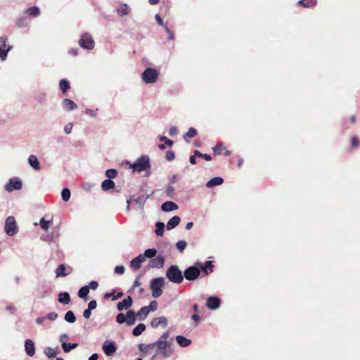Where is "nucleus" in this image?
Segmentation results:
<instances>
[{"instance_id":"obj_1","label":"nucleus","mask_w":360,"mask_h":360,"mask_svg":"<svg viewBox=\"0 0 360 360\" xmlns=\"http://www.w3.org/2000/svg\"><path fill=\"white\" fill-rule=\"evenodd\" d=\"M172 341L157 340L153 342L154 347H157L155 354H160L163 358L166 359L172 356L174 349L172 347Z\"/></svg>"},{"instance_id":"obj_2","label":"nucleus","mask_w":360,"mask_h":360,"mask_svg":"<svg viewBox=\"0 0 360 360\" xmlns=\"http://www.w3.org/2000/svg\"><path fill=\"white\" fill-rule=\"evenodd\" d=\"M127 164L129 165V167L134 171L137 172H142L150 167V158L148 155H141L139 158L135 162L130 163L129 161Z\"/></svg>"},{"instance_id":"obj_3","label":"nucleus","mask_w":360,"mask_h":360,"mask_svg":"<svg viewBox=\"0 0 360 360\" xmlns=\"http://www.w3.org/2000/svg\"><path fill=\"white\" fill-rule=\"evenodd\" d=\"M166 277L174 283L179 284L184 281V274L176 265H172L167 269Z\"/></svg>"},{"instance_id":"obj_4","label":"nucleus","mask_w":360,"mask_h":360,"mask_svg":"<svg viewBox=\"0 0 360 360\" xmlns=\"http://www.w3.org/2000/svg\"><path fill=\"white\" fill-rule=\"evenodd\" d=\"M164 284L165 279L162 277L155 278L150 281V288L152 290V296L153 297H159L162 294V288Z\"/></svg>"},{"instance_id":"obj_5","label":"nucleus","mask_w":360,"mask_h":360,"mask_svg":"<svg viewBox=\"0 0 360 360\" xmlns=\"http://www.w3.org/2000/svg\"><path fill=\"white\" fill-rule=\"evenodd\" d=\"M159 72L153 68H146L142 73V79L146 84L155 83L158 77Z\"/></svg>"},{"instance_id":"obj_6","label":"nucleus","mask_w":360,"mask_h":360,"mask_svg":"<svg viewBox=\"0 0 360 360\" xmlns=\"http://www.w3.org/2000/svg\"><path fill=\"white\" fill-rule=\"evenodd\" d=\"M79 45L81 48L91 50L94 47V41L89 33H84L79 40Z\"/></svg>"},{"instance_id":"obj_7","label":"nucleus","mask_w":360,"mask_h":360,"mask_svg":"<svg viewBox=\"0 0 360 360\" xmlns=\"http://www.w3.org/2000/svg\"><path fill=\"white\" fill-rule=\"evenodd\" d=\"M5 231L9 236H13L18 232V227L14 217L9 216L5 222Z\"/></svg>"},{"instance_id":"obj_8","label":"nucleus","mask_w":360,"mask_h":360,"mask_svg":"<svg viewBox=\"0 0 360 360\" xmlns=\"http://www.w3.org/2000/svg\"><path fill=\"white\" fill-rule=\"evenodd\" d=\"M200 274V269L196 266H191L184 271V276L188 281L196 280Z\"/></svg>"},{"instance_id":"obj_9","label":"nucleus","mask_w":360,"mask_h":360,"mask_svg":"<svg viewBox=\"0 0 360 360\" xmlns=\"http://www.w3.org/2000/svg\"><path fill=\"white\" fill-rule=\"evenodd\" d=\"M22 184L21 180L18 177H15L10 179L4 188L8 192H12L14 190H20L22 188Z\"/></svg>"},{"instance_id":"obj_10","label":"nucleus","mask_w":360,"mask_h":360,"mask_svg":"<svg viewBox=\"0 0 360 360\" xmlns=\"http://www.w3.org/2000/svg\"><path fill=\"white\" fill-rule=\"evenodd\" d=\"M102 349L105 355L112 356L116 352L117 347L114 341H105L102 346Z\"/></svg>"},{"instance_id":"obj_11","label":"nucleus","mask_w":360,"mask_h":360,"mask_svg":"<svg viewBox=\"0 0 360 360\" xmlns=\"http://www.w3.org/2000/svg\"><path fill=\"white\" fill-rule=\"evenodd\" d=\"M221 301L218 297L211 296L209 297L206 302V306L208 309L215 310L220 306Z\"/></svg>"},{"instance_id":"obj_12","label":"nucleus","mask_w":360,"mask_h":360,"mask_svg":"<svg viewBox=\"0 0 360 360\" xmlns=\"http://www.w3.org/2000/svg\"><path fill=\"white\" fill-rule=\"evenodd\" d=\"M165 264V258L162 256H158L150 260L148 267L160 269L163 267Z\"/></svg>"},{"instance_id":"obj_13","label":"nucleus","mask_w":360,"mask_h":360,"mask_svg":"<svg viewBox=\"0 0 360 360\" xmlns=\"http://www.w3.org/2000/svg\"><path fill=\"white\" fill-rule=\"evenodd\" d=\"M133 304V300L131 296H127L122 302H120L117 304V308L119 311H123L124 309H129Z\"/></svg>"},{"instance_id":"obj_14","label":"nucleus","mask_w":360,"mask_h":360,"mask_svg":"<svg viewBox=\"0 0 360 360\" xmlns=\"http://www.w3.org/2000/svg\"><path fill=\"white\" fill-rule=\"evenodd\" d=\"M25 350L27 356H33L35 354V346L31 339H27L25 342Z\"/></svg>"},{"instance_id":"obj_15","label":"nucleus","mask_w":360,"mask_h":360,"mask_svg":"<svg viewBox=\"0 0 360 360\" xmlns=\"http://www.w3.org/2000/svg\"><path fill=\"white\" fill-rule=\"evenodd\" d=\"M144 262L145 259L142 257V254H140L130 262V266L134 270H138L141 268V264Z\"/></svg>"},{"instance_id":"obj_16","label":"nucleus","mask_w":360,"mask_h":360,"mask_svg":"<svg viewBox=\"0 0 360 360\" xmlns=\"http://www.w3.org/2000/svg\"><path fill=\"white\" fill-rule=\"evenodd\" d=\"M167 319L164 316L157 317L152 319L150 325L153 328H158L159 326L166 327L167 326Z\"/></svg>"},{"instance_id":"obj_17","label":"nucleus","mask_w":360,"mask_h":360,"mask_svg":"<svg viewBox=\"0 0 360 360\" xmlns=\"http://www.w3.org/2000/svg\"><path fill=\"white\" fill-rule=\"evenodd\" d=\"M6 38L0 37V58L2 60H6L8 55V52L10 50V48L4 49V48L6 47Z\"/></svg>"},{"instance_id":"obj_18","label":"nucleus","mask_w":360,"mask_h":360,"mask_svg":"<svg viewBox=\"0 0 360 360\" xmlns=\"http://www.w3.org/2000/svg\"><path fill=\"white\" fill-rule=\"evenodd\" d=\"M15 23L18 27L24 28L30 25V20L27 16H20L16 18Z\"/></svg>"},{"instance_id":"obj_19","label":"nucleus","mask_w":360,"mask_h":360,"mask_svg":"<svg viewBox=\"0 0 360 360\" xmlns=\"http://www.w3.org/2000/svg\"><path fill=\"white\" fill-rule=\"evenodd\" d=\"M63 108L65 111L74 110L77 108V104L69 98H65L63 101Z\"/></svg>"},{"instance_id":"obj_20","label":"nucleus","mask_w":360,"mask_h":360,"mask_svg":"<svg viewBox=\"0 0 360 360\" xmlns=\"http://www.w3.org/2000/svg\"><path fill=\"white\" fill-rule=\"evenodd\" d=\"M117 12L118 15L121 17L127 15L131 12V8L127 4H121L117 6Z\"/></svg>"},{"instance_id":"obj_21","label":"nucleus","mask_w":360,"mask_h":360,"mask_svg":"<svg viewBox=\"0 0 360 360\" xmlns=\"http://www.w3.org/2000/svg\"><path fill=\"white\" fill-rule=\"evenodd\" d=\"M161 209L165 212H172L177 210L178 205L172 201H167L162 204Z\"/></svg>"},{"instance_id":"obj_22","label":"nucleus","mask_w":360,"mask_h":360,"mask_svg":"<svg viewBox=\"0 0 360 360\" xmlns=\"http://www.w3.org/2000/svg\"><path fill=\"white\" fill-rule=\"evenodd\" d=\"M137 319L136 313L133 310H128L127 312V321L126 323L127 326H132L135 323Z\"/></svg>"},{"instance_id":"obj_23","label":"nucleus","mask_w":360,"mask_h":360,"mask_svg":"<svg viewBox=\"0 0 360 360\" xmlns=\"http://www.w3.org/2000/svg\"><path fill=\"white\" fill-rule=\"evenodd\" d=\"M28 163L34 170L38 171L40 169L39 162L36 155H31L28 158Z\"/></svg>"},{"instance_id":"obj_24","label":"nucleus","mask_w":360,"mask_h":360,"mask_svg":"<svg viewBox=\"0 0 360 360\" xmlns=\"http://www.w3.org/2000/svg\"><path fill=\"white\" fill-rule=\"evenodd\" d=\"M25 13L30 17L36 18L40 15V9L38 6H34L27 8L25 11Z\"/></svg>"},{"instance_id":"obj_25","label":"nucleus","mask_w":360,"mask_h":360,"mask_svg":"<svg viewBox=\"0 0 360 360\" xmlns=\"http://www.w3.org/2000/svg\"><path fill=\"white\" fill-rule=\"evenodd\" d=\"M181 219L179 216H174L172 217L167 224V229L172 230L179 225Z\"/></svg>"},{"instance_id":"obj_26","label":"nucleus","mask_w":360,"mask_h":360,"mask_svg":"<svg viewBox=\"0 0 360 360\" xmlns=\"http://www.w3.org/2000/svg\"><path fill=\"white\" fill-rule=\"evenodd\" d=\"M223 182L224 179L221 177L217 176L209 180L206 184V186L210 188L216 186H220L223 184Z\"/></svg>"},{"instance_id":"obj_27","label":"nucleus","mask_w":360,"mask_h":360,"mask_svg":"<svg viewBox=\"0 0 360 360\" xmlns=\"http://www.w3.org/2000/svg\"><path fill=\"white\" fill-rule=\"evenodd\" d=\"M176 340L178 345L182 347H186L191 344V340L187 339L183 335H177L176 336Z\"/></svg>"},{"instance_id":"obj_28","label":"nucleus","mask_w":360,"mask_h":360,"mask_svg":"<svg viewBox=\"0 0 360 360\" xmlns=\"http://www.w3.org/2000/svg\"><path fill=\"white\" fill-rule=\"evenodd\" d=\"M149 313L150 311L146 306L141 307L140 310L136 313L137 319L139 321H144L147 318Z\"/></svg>"},{"instance_id":"obj_29","label":"nucleus","mask_w":360,"mask_h":360,"mask_svg":"<svg viewBox=\"0 0 360 360\" xmlns=\"http://www.w3.org/2000/svg\"><path fill=\"white\" fill-rule=\"evenodd\" d=\"M115 186V182L111 179H105L101 183V189L104 191L112 189Z\"/></svg>"},{"instance_id":"obj_30","label":"nucleus","mask_w":360,"mask_h":360,"mask_svg":"<svg viewBox=\"0 0 360 360\" xmlns=\"http://www.w3.org/2000/svg\"><path fill=\"white\" fill-rule=\"evenodd\" d=\"M58 302L63 304H68L70 302V294L67 292H60L58 295Z\"/></svg>"},{"instance_id":"obj_31","label":"nucleus","mask_w":360,"mask_h":360,"mask_svg":"<svg viewBox=\"0 0 360 360\" xmlns=\"http://www.w3.org/2000/svg\"><path fill=\"white\" fill-rule=\"evenodd\" d=\"M214 265L212 264V262L207 261L202 266L201 271L205 275H207L209 273L213 271Z\"/></svg>"},{"instance_id":"obj_32","label":"nucleus","mask_w":360,"mask_h":360,"mask_svg":"<svg viewBox=\"0 0 360 360\" xmlns=\"http://www.w3.org/2000/svg\"><path fill=\"white\" fill-rule=\"evenodd\" d=\"M157 254V250L155 248H150L147 249L144 251V253L142 254V257L146 259V258H149L152 259L155 257Z\"/></svg>"},{"instance_id":"obj_33","label":"nucleus","mask_w":360,"mask_h":360,"mask_svg":"<svg viewBox=\"0 0 360 360\" xmlns=\"http://www.w3.org/2000/svg\"><path fill=\"white\" fill-rule=\"evenodd\" d=\"M145 330H146V325L144 323H139L132 330V335L134 336H139Z\"/></svg>"},{"instance_id":"obj_34","label":"nucleus","mask_w":360,"mask_h":360,"mask_svg":"<svg viewBox=\"0 0 360 360\" xmlns=\"http://www.w3.org/2000/svg\"><path fill=\"white\" fill-rule=\"evenodd\" d=\"M149 197V195H147V196H144V195H142V196H137L136 197L135 195H134L132 197V200L139 205L141 207H143L145 203H146V200L148 199V198Z\"/></svg>"},{"instance_id":"obj_35","label":"nucleus","mask_w":360,"mask_h":360,"mask_svg":"<svg viewBox=\"0 0 360 360\" xmlns=\"http://www.w3.org/2000/svg\"><path fill=\"white\" fill-rule=\"evenodd\" d=\"M59 352L58 349L57 348L53 349L50 347H46L44 349V354L47 356L49 358H53L56 356V354Z\"/></svg>"},{"instance_id":"obj_36","label":"nucleus","mask_w":360,"mask_h":360,"mask_svg":"<svg viewBox=\"0 0 360 360\" xmlns=\"http://www.w3.org/2000/svg\"><path fill=\"white\" fill-rule=\"evenodd\" d=\"M60 89L65 94L70 88V82L67 79H63L59 83Z\"/></svg>"},{"instance_id":"obj_37","label":"nucleus","mask_w":360,"mask_h":360,"mask_svg":"<svg viewBox=\"0 0 360 360\" xmlns=\"http://www.w3.org/2000/svg\"><path fill=\"white\" fill-rule=\"evenodd\" d=\"M155 226H156V229H155V234L158 236H162L163 235L165 227V224L163 222H161V221H158L155 224Z\"/></svg>"},{"instance_id":"obj_38","label":"nucleus","mask_w":360,"mask_h":360,"mask_svg":"<svg viewBox=\"0 0 360 360\" xmlns=\"http://www.w3.org/2000/svg\"><path fill=\"white\" fill-rule=\"evenodd\" d=\"M115 292V290H114L112 292L105 293L104 296H103L104 298L108 299L110 297H112V300L115 301L123 296L122 292H119L118 293H117L116 295H114Z\"/></svg>"},{"instance_id":"obj_39","label":"nucleus","mask_w":360,"mask_h":360,"mask_svg":"<svg viewBox=\"0 0 360 360\" xmlns=\"http://www.w3.org/2000/svg\"><path fill=\"white\" fill-rule=\"evenodd\" d=\"M89 292V287L84 285L79 288L78 291V296L82 299L86 300Z\"/></svg>"},{"instance_id":"obj_40","label":"nucleus","mask_w":360,"mask_h":360,"mask_svg":"<svg viewBox=\"0 0 360 360\" xmlns=\"http://www.w3.org/2000/svg\"><path fill=\"white\" fill-rule=\"evenodd\" d=\"M139 349L143 353H147L149 352L150 349L154 348L153 342L150 344H143L140 343L138 345Z\"/></svg>"},{"instance_id":"obj_41","label":"nucleus","mask_w":360,"mask_h":360,"mask_svg":"<svg viewBox=\"0 0 360 360\" xmlns=\"http://www.w3.org/2000/svg\"><path fill=\"white\" fill-rule=\"evenodd\" d=\"M65 321L70 323H73L76 321V316L72 311H68L64 317Z\"/></svg>"},{"instance_id":"obj_42","label":"nucleus","mask_w":360,"mask_h":360,"mask_svg":"<svg viewBox=\"0 0 360 360\" xmlns=\"http://www.w3.org/2000/svg\"><path fill=\"white\" fill-rule=\"evenodd\" d=\"M65 265L63 264H60L56 270V277H63L67 275L65 273Z\"/></svg>"},{"instance_id":"obj_43","label":"nucleus","mask_w":360,"mask_h":360,"mask_svg":"<svg viewBox=\"0 0 360 360\" xmlns=\"http://www.w3.org/2000/svg\"><path fill=\"white\" fill-rule=\"evenodd\" d=\"M77 346H78V343L64 342V343H63L62 348H63L64 352L68 353V352H70L72 349L77 347Z\"/></svg>"},{"instance_id":"obj_44","label":"nucleus","mask_w":360,"mask_h":360,"mask_svg":"<svg viewBox=\"0 0 360 360\" xmlns=\"http://www.w3.org/2000/svg\"><path fill=\"white\" fill-rule=\"evenodd\" d=\"M299 4L305 8H310L316 4V0H300Z\"/></svg>"},{"instance_id":"obj_45","label":"nucleus","mask_w":360,"mask_h":360,"mask_svg":"<svg viewBox=\"0 0 360 360\" xmlns=\"http://www.w3.org/2000/svg\"><path fill=\"white\" fill-rule=\"evenodd\" d=\"M61 197H62V199L65 202L68 201L70 200V189L68 188H64L62 190V192H61Z\"/></svg>"},{"instance_id":"obj_46","label":"nucleus","mask_w":360,"mask_h":360,"mask_svg":"<svg viewBox=\"0 0 360 360\" xmlns=\"http://www.w3.org/2000/svg\"><path fill=\"white\" fill-rule=\"evenodd\" d=\"M117 171L115 169H108L105 171V176L108 178V179H112L117 176Z\"/></svg>"},{"instance_id":"obj_47","label":"nucleus","mask_w":360,"mask_h":360,"mask_svg":"<svg viewBox=\"0 0 360 360\" xmlns=\"http://www.w3.org/2000/svg\"><path fill=\"white\" fill-rule=\"evenodd\" d=\"M186 245H187V243L185 240H179L176 243V248L178 249V250L180 252H184V250L186 248Z\"/></svg>"},{"instance_id":"obj_48","label":"nucleus","mask_w":360,"mask_h":360,"mask_svg":"<svg viewBox=\"0 0 360 360\" xmlns=\"http://www.w3.org/2000/svg\"><path fill=\"white\" fill-rule=\"evenodd\" d=\"M127 321V314H124L123 313H120L116 316V321L119 324H122L126 323Z\"/></svg>"},{"instance_id":"obj_49","label":"nucleus","mask_w":360,"mask_h":360,"mask_svg":"<svg viewBox=\"0 0 360 360\" xmlns=\"http://www.w3.org/2000/svg\"><path fill=\"white\" fill-rule=\"evenodd\" d=\"M174 188L170 185L167 186L166 187L165 193L167 197L169 198H172L174 195Z\"/></svg>"},{"instance_id":"obj_50","label":"nucleus","mask_w":360,"mask_h":360,"mask_svg":"<svg viewBox=\"0 0 360 360\" xmlns=\"http://www.w3.org/2000/svg\"><path fill=\"white\" fill-rule=\"evenodd\" d=\"M197 134V130L193 127H191L186 134L184 136L186 139L187 137L193 138Z\"/></svg>"},{"instance_id":"obj_51","label":"nucleus","mask_w":360,"mask_h":360,"mask_svg":"<svg viewBox=\"0 0 360 360\" xmlns=\"http://www.w3.org/2000/svg\"><path fill=\"white\" fill-rule=\"evenodd\" d=\"M158 139L160 141H164L165 142V144L167 145V146H172L174 143L173 141L170 140V139H168L166 136H158Z\"/></svg>"},{"instance_id":"obj_52","label":"nucleus","mask_w":360,"mask_h":360,"mask_svg":"<svg viewBox=\"0 0 360 360\" xmlns=\"http://www.w3.org/2000/svg\"><path fill=\"white\" fill-rule=\"evenodd\" d=\"M149 311H155L158 309V302L155 300H153L150 302L148 306H146Z\"/></svg>"},{"instance_id":"obj_53","label":"nucleus","mask_w":360,"mask_h":360,"mask_svg":"<svg viewBox=\"0 0 360 360\" xmlns=\"http://www.w3.org/2000/svg\"><path fill=\"white\" fill-rule=\"evenodd\" d=\"M49 223H50V221H46L44 219V218H41V220H40L39 224H40V226H41L42 229L48 230L49 226Z\"/></svg>"},{"instance_id":"obj_54","label":"nucleus","mask_w":360,"mask_h":360,"mask_svg":"<svg viewBox=\"0 0 360 360\" xmlns=\"http://www.w3.org/2000/svg\"><path fill=\"white\" fill-rule=\"evenodd\" d=\"M165 158H166L167 160H168V161L173 160L175 158V154H174V151H172V150L167 151L165 154Z\"/></svg>"},{"instance_id":"obj_55","label":"nucleus","mask_w":360,"mask_h":360,"mask_svg":"<svg viewBox=\"0 0 360 360\" xmlns=\"http://www.w3.org/2000/svg\"><path fill=\"white\" fill-rule=\"evenodd\" d=\"M359 145V139L357 136H352L351 138V146L352 148H356Z\"/></svg>"},{"instance_id":"obj_56","label":"nucleus","mask_w":360,"mask_h":360,"mask_svg":"<svg viewBox=\"0 0 360 360\" xmlns=\"http://www.w3.org/2000/svg\"><path fill=\"white\" fill-rule=\"evenodd\" d=\"M58 318V314L56 312H50L46 316L50 321H55Z\"/></svg>"},{"instance_id":"obj_57","label":"nucleus","mask_w":360,"mask_h":360,"mask_svg":"<svg viewBox=\"0 0 360 360\" xmlns=\"http://www.w3.org/2000/svg\"><path fill=\"white\" fill-rule=\"evenodd\" d=\"M69 336L66 333L60 334L59 336V340L61 343V346L63 347V343L66 342V341L68 340Z\"/></svg>"},{"instance_id":"obj_58","label":"nucleus","mask_w":360,"mask_h":360,"mask_svg":"<svg viewBox=\"0 0 360 360\" xmlns=\"http://www.w3.org/2000/svg\"><path fill=\"white\" fill-rule=\"evenodd\" d=\"M72 123H68L66 125H65L64 127V131L65 134H69L71 133L72 131Z\"/></svg>"},{"instance_id":"obj_59","label":"nucleus","mask_w":360,"mask_h":360,"mask_svg":"<svg viewBox=\"0 0 360 360\" xmlns=\"http://www.w3.org/2000/svg\"><path fill=\"white\" fill-rule=\"evenodd\" d=\"M87 287H89V289H91V290H96L98 286V283L97 281H91L88 285H86Z\"/></svg>"},{"instance_id":"obj_60","label":"nucleus","mask_w":360,"mask_h":360,"mask_svg":"<svg viewBox=\"0 0 360 360\" xmlns=\"http://www.w3.org/2000/svg\"><path fill=\"white\" fill-rule=\"evenodd\" d=\"M114 271L117 274H123L124 272V267L123 266H116Z\"/></svg>"},{"instance_id":"obj_61","label":"nucleus","mask_w":360,"mask_h":360,"mask_svg":"<svg viewBox=\"0 0 360 360\" xmlns=\"http://www.w3.org/2000/svg\"><path fill=\"white\" fill-rule=\"evenodd\" d=\"M222 150L221 144H217L214 148H213V150L216 155H220Z\"/></svg>"},{"instance_id":"obj_62","label":"nucleus","mask_w":360,"mask_h":360,"mask_svg":"<svg viewBox=\"0 0 360 360\" xmlns=\"http://www.w3.org/2000/svg\"><path fill=\"white\" fill-rule=\"evenodd\" d=\"M96 307H97V302L96 300H94L89 302L87 309L94 310L96 308Z\"/></svg>"},{"instance_id":"obj_63","label":"nucleus","mask_w":360,"mask_h":360,"mask_svg":"<svg viewBox=\"0 0 360 360\" xmlns=\"http://www.w3.org/2000/svg\"><path fill=\"white\" fill-rule=\"evenodd\" d=\"M169 337V331H166L160 336V338L158 340H162V342L167 341V340L168 339Z\"/></svg>"},{"instance_id":"obj_64","label":"nucleus","mask_w":360,"mask_h":360,"mask_svg":"<svg viewBox=\"0 0 360 360\" xmlns=\"http://www.w3.org/2000/svg\"><path fill=\"white\" fill-rule=\"evenodd\" d=\"M169 135L172 136H174L178 134V129L176 127H172L169 129Z\"/></svg>"}]
</instances>
